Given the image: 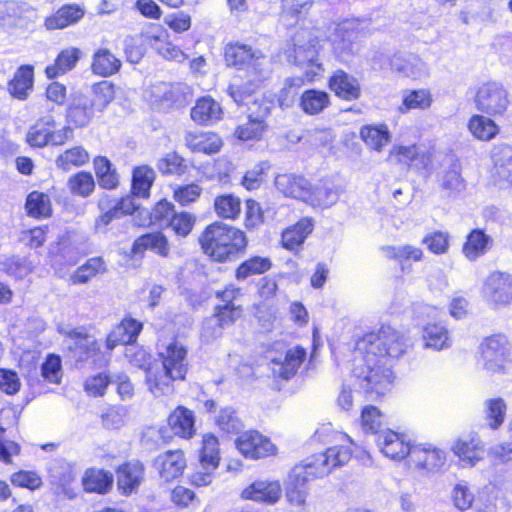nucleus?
<instances>
[{
	"instance_id": "f704fd0d",
	"label": "nucleus",
	"mask_w": 512,
	"mask_h": 512,
	"mask_svg": "<svg viewBox=\"0 0 512 512\" xmlns=\"http://www.w3.org/2000/svg\"><path fill=\"white\" fill-rule=\"evenodd\" d=\"M222 109L218 102L210 97L199 99L191 110V118L199 123L210 125L221 118Z\"/></svg>"
},
{
	"instance_id": "39448f33",
	"label": "nucleus",
	"mask_w": 512,
	"mask_h": 512,
	"mask_svg": "<svg viewBox=\"0 0 512 512\" xmlns=\"http://www.w3.org/2000/svg\"><path fill=\"white\" fill-rule=\"evenodd\" d=\"M408 347L406 338L390 326H382L377 332L364 335L356 342L355 352L371 354L387 363L402 356Z\"/></svg>"
},
{
	"instance_id": "4be33fe9",
	"label": "nucleus",
	"mask_w": 512,
	"mask_h": 512,
	"mask_svg": "<svg viewBox=\"0 0 512 512\" xmlns=\"http://www.w3.org/2000/svg\"><path fill=\"white\" fill-rule=\"evenodd\" d=\"M409 461L420 469L433 471L444 465L446 457L442 450L430 446L414 445Z\"/></svg>"
},
{
	"instance_id": "de8ad7c7",
	"label": "nucleus",
	"mask_w": 512,
	"mask_h": 512,
	"mask_svg": "<svg viewBox=\"0 0 512 512\" xmlns=\"http://www.w3.org/2000/svg\"><path fill=\"white\" fill-rule=\"evenodd\" d=\"M468 130L481 141H490L499 133L498 125L491 118L479 114L470 118Z\"/></svg>"
},
{
	"instance_id": "49530a36",
	"label": "nucleus",
	"mask_w": 512,
	"mask_h": 512,
	"mask_svg": "<svg viewBox=\"0 0 512 512\" xmlns=\"http://www.w3.org/2000/svg\"><path fill=\"white\" fill-rule=\"evenodd\" d=\"M506 411V402L500 397L489 398L483 402V417L492 430H497L504 423Z\"/></svg>"
},
{
	"instance_id": "ddd939ff",
	"label": "nucleus",
	"mask_w": 512,
	"mask_h": 512,
	"mask_svg": "<svg viewBox=\"0 0 512 512\" xmlns=\"http://www.w3.org/2000/svg\"><path fill=\"white\" fill-rule=\"evenodd\" d=\"M219 442L213 434L203 437L200 452V468L191 475V483L195 486H206L212 482L213 472L219 465Z\"/></svg>"
},
{
	"instance_id": "aec40b11",
	"label": "nucleus",
	"mask_w": 512,
	"mask_h": 512,
	"mask_svg": "<svg viewBox=\"0 0 512 512\" xmlns=\"http://www.w3.org/2000/svg\"><path fill=\"white\" fill-rule=\"evenodd\" d=\"M143 43L151 46L163 58L177 62L184 61L187 56L178 47L165 41V32L159 26H156L142 34Z\"/></svg>"
},
{
	"instance_id": "5701e85b",
	"label": "nucleus",
	"mask_w": 512,
	"mask_h": 512,
	"mask_svg": "<svg viewBox=\"0 0 512 512\" xmlns=\"http://www.w3.org/2000/svg\"><path fill=\"white\" fill-rule=\"evenodd\" d=\"M142 330V323L133 318H126L117 325L106 338V347L113 350L119 344H132Z\"/></svg>"
},
{
	"instance_id": "cd10ccee",
	"label": "nucleus",
	"mask_w": 512,
	"mask_h": 512,
	"mask_svg": "<svg viewBox=\"0 0 512 512\" xmlns=\"http://www.w3.org/2000/svg\"><path fill=\"white\" fill-rule=\"evenodd\" d=\"M453 452L458 456L463 465L474 466L483 458V443L477 437L458 439L453 447Z\"/></svg>"
},
{
	"instance_id": "0e129e2a",
	"label": "nucleus",
	"mask_w": 512,
	"mask_h": 512,
	"mask_svg": "<svg viewBox=\"0 0 512 512\" xmlns=\"http://www.w3.org/2000/svg\"><path fill=\"white\" fill-rule=\"evenodd\" d=\"M361 422L363 430L366 433L374 435L375 438L377 437V433L385 430L382 429L383 415L375 406L368 405L362 409Z\"/></svg>"
},
{
	"instance_id": "680f3d73",
	"label": "nucleus",
	"mask_w": 512,
	"mask_h": 512,
	"mask_svg": "<svg viewBox=\"0 0 512 512\" xmlns=\"http://www.w3.org/2000/svg\"><path fill=\"white\" fill-rule=\"evenodd\" d=\"M104 262L99 257L90 258L71 276L73 284H85L98 273L104 272Z\"/></svg>"
},
{
	"instance_id": "79ce46f5",
	"label": "nucleus",
	"mask_w": 512,
	"mask_h": 512,
	"mask_svg": "<svg viewBox=\"0 0 512 512\" xmlns=\"http://www.w3.org/2000/svg\"><path fill=\"white\" fill-rule=\"evenodd\" d=\"M155 171L147 166H139L134 168L132 174V194L139 198H148L150 189L155 181Z\"/></svg>"
},
{
	"instance_id": "e2e57ef3",
	"label": "nucleus",
	"mask_w": 512,
	"mask_h": 512,
	"mask_svg": "<svg viewBox=\"0 0 512 512\" xmlns=\"http://www.w3.org/2000/svg\"><path fill=\"white\" fill-rule=\"evenodd\" d=\"M68 187L71 193L87 197L94 191L95 181L91 173L80 171L70 177Z\"/></svg>"
},
{
	"instance_id": "7c9ffc66",
	"label": "nucleus",
	"mask_w": 512,
	"mask_h": 512,
	"mask_svg": "<svg viewBox=\"0 0 512 512\" xmlns=\"http://www.w3.org/2000/svg\"><path fill=\"white\" fill-rule=\"evenodd\" d=\"M98 113L87 96H78L70 104L67 118L76 127H86Z\"/></svg>"
},
{
	"instance_id": "6e6552de",
	"label": "nucleus",
	"mask_w": 512,
	"mask_h": 512,
	"mask_svg": "<svg viewBox=\"0 0 512 512\" xmlns=\"http://www.w3.org/2000/svg\"><path fill=\"white\" fill-rule=\"evenodd\" d=\"M69 338L68 349L76 362L91 360L96 368L106 366L109 357L100 349V343L91 335L85 334L78 329L67 333Z\"/></svg>"
},
{
	"instance_id": "f257e3e1",
	"label": "nucleus",
	"mask_w": 512,
	"mask_h": 512,
	"mask_svg": "<svg viewBox=\"0 0 512 512\" xmlns=\"http://www.w3.org/2000/svg\"><path fill=\"white\" fill-rule=\"evenodd\" d=\"M349 447L335 445L325 452L306 458L302 464L296 465L290 472L287 485L307 489V482L314 478H322L335 468L341 467L351 459Z\"/></svg>"
},
{
	"instance_id": "a19ab883",
	"label": "nucleus",
	"mask_w": 512,
	"mask_h": 512,
	"mask_svg": "<svg viewBox=\"0 0 512 512\" xmlns=\"http://www.w3.org/2000/svg\"><path fill=\"white\" fill-rule=\"evenodd\" d=\"M186 144L193 152H202L205 154H214L221 148L222 141L215 133H188L186 135Z\"/></svg>"
},
{
	"instance_id": "09e8293b",
	"label": "nucleus",
	"mask_w": 512,
	"mask_h": 512,
	"mask_svg": "<svg viewBox=\"0 0 512 512\" xmlns=\"http://www.w3.org/2000/svg\"><path fill=\"white\" fill-rule=\"evenodd\" d=\"M89 153L82 146H75L66 149L59 154L55 160V165L63 171H70L73 168L84 166L89 162Z\"/></svg>"
},
{
	"instance_id": "4d7b16f0",
	"label": "nucleus",
	"mask_w": 512,
	"mask_h": 512,
	"mask_svg": "<svg viewBox=\"0 0 512 512\" xmlns=\"http://www.w3.org/2000/svg\"><path fill=\"white\" fill-rule=\"evenodd\" d=\"M94 169L99 185L104 189H114L119 183L118 174L112 168L106 157H97L94 160Z\"/></svg>"
},
{
	"instance_id": "c9c22d12",
	"label": "nucleus",
	"mask_w": 512,
	"mask_h": 512,
	"mask_svg": "<svg viewBox=\"0 0 512 512\" xmlns=\"http://www.w3.org/2000/svg\"><path fill=\"white\" fill-rule=\"evenodd\" d=\"M84 16V11L77 5H64L45 20L49 30L63 29L77 23Z\"/></svg>"
},
{
	"instance_id": "a211bd4d",
	"label": "nucleus",
	"mask_w": 512,
	"mask_h": 512,
	"mask_svg": "<svg viewBox=\"0 0 512 512\" xmlns=\"http://www.w3.org/2000/svg\"><path fill=\"white\" fill-rule=\"evenodd\" d=\"M249 110L248 121L235 130V136L243 141L258 140L262 137L266 129L265 118L270 113L268 106L263 105H260L257 111L251 108Z\"/></svg>"
},
{
	"instance_id": "6ab92c4d",
	"label": "nucleus",
	"mask_w": 512,
	"mask_h": 512,
	"mask_svg": "<svg viewBox=\"0 0 512 512\" xmlns=\"http://www.w3.org/2000/svg\"><path fill=\"white\" fill-rule=\"evenodd\" d=\"M143 43L151 46L163 58L177 62L184 61L187 56L178 47L165 41V32L159 26H156L142 34Z\"/></svg>"
},
{
	"instance_id": "20e7f679",
	"label": "nucleus",
	"mask_w": 512,
	"mask_h": 512,
	"mask_svg": "<svg viewBox=\"0 0 512 512\" xmlns=\"http://www.w3.org/2000/svg\"><path fill=\"white\" fill-rule=\"evenodd\" d=\"M200 242L204 252L219 262L235 259L247 246L243 231L222 222L209 225Z\"/></svg>"
},
{
	"instance_id": "1a4fd4ad",
	"label": "nucleus",
	"mask_w": 512,
	"mask_h": 512,
	"mask_svg": "<svg viewBox=\"0 0 512 512\" xmlns=\"http://www.w3.org/2000/svg\"><path fill=\"white\" fill-rule=\"evenodd\" d=\"M363 21L346 19L335 25L329 36L333 51L341 61L346 62L356 51V41L359 38Z\"/></svg>"
},
{
	"instance_id": "a18cd8bd",
	"label": "nucleus",
	"mask_w": 512,
	"mask_h": 512,
	"mask_svg": "<svg viewBox=\"0 0 512 512\" xmlns=\"http://www.w3.org/2000/svg\"><path fill=\"white\" fill-rule=\"evenodd\" d=\"M147 249H150L161 256H167L169 252V245L166 237L160 232L142 235L135 240L132 252L134 254H140Z\"/></svg>"
},
{
	"instance_id": "c85d7f7f",
	"label": "nucleus",
	"mask_w": 512,
	"mask_h": 512,
	"mask_svg": "<svg viewBox=\"0 0 512 512\" xmlns=\"http://www.w3.org/2000/svg\"><path fill=\"white\" fill-rule=\"evenodd\" d=\"M342 192L343 189L341 186L335 185L328 180L322 181L315 186L311 185L310 197L307 200V203H310L313 206L327 208L337 202Z\"/></svg>"
},
{
	"instance_id": "bb28decb",
	"label": "nucleus",
	"mask_w": 512,
	"mask_h": 512,
	"mask_svg": "<svg viewBox=\"0 0 512 512\" xmlns=\"http://www.w3.org/2000/svg\"><path fill=\"white\" fill-rule=\"evenodd\" d=\"M391 68L406 76L420 78L427 73L426 63L415 54H395L390 61Z\"/></svg>"
},
{
	"instance_id": "dca6fc26",
	"label": "nucleus",
	"mask_w": 512,
	"mask_h": 512,
	"mask_svg": "<svg viewBox=\"0 0 512 512\" xmlns=\"http://www.w3.org/2000/svg\"><path fill=\"white\" fill-rule=\"evenodd\" d=\"M380 452L387 458L400 461L410 456L413 444L406 436L391 429H385L377 433L374 439Z\"/></svg>"
},
{
	"instance_id": "f3484780",
	"label": "nucleus",
	"mask_w": 512,
	"mask_h": 512,
	"mask_svg": "<svg viewBox=\"0 0 512 512\" xmlns=\"http://www.w3.org/2000/svg\"><path fill=\"white\" fill-rule=\"evenodd\" d=\"M154 466L163 480L171 481L182 475L186 459L183 451L169 450L156 457Z\"/></svg>"
},
{
	"instance_id": "2eb2a0df",
	"label": "nucleus",
	"mask_w": 512,
	"mask_h": 512,
	"mask_svg": "<svg viewBox=\"0 0 512 512\" xmlns=\"http://www.w3.org/2000/svg\"><path fill=\"white\" fill-rule=\"evenodd\" d=\"M235 444L239 452L250 459L267 457L276 451V447L270 439L256 430L242 432Z\"/></svg>"
},
{
	"instance_id": "6e6d98bb",
	"label": "nucleus",
	"mask_w": 512,
	"mask_h": 512,
	"mask_svg": "<svg viewBox=\"0 0 512 512\" xmlns=\"http://www.w3.org/2000/svg\"><path fill=\"white\" fill-rule=\"evenodd\" d=\"M93 98L91 104L98 113L103 112L115 97V86L108 80H102L92 85Z\"/></svg>"
},
{
	"instance_id": "052dcab7",
	"label": "nucleus",
	"mask_w": 512,
	"mask_h": 512,
	"mask_svg": "<svg viewBox=\"0 0 512 512\" xmlns=\"http://www.w3.org/2000/svg\"><path fill=\"white\" fill-rule=\"evenodd\" d=\"M271 268V261L268 258L254 256L244 261L236 270V278L245 280L249 276L262 274Z\"/></svg>"
},
{
	"instance_id": "3c124183",
	"label": "nucleus",
	"mask_w": 512,
	"mask_h": 512,
	"mask_svg": "<svg viewBox=\"0 0 512 512\" xmlns=\"http://www.w3.org/2000/svg\"><path fill=\"white\" fill-rule=\"evenodd\" d=\"M25 209L27 214L34 218L50 216L52 205L49 195L39 191H32L26 198Z\"/></svg>"
},
{
	"instance_id": "4468645a",
	"label": "nucleus",
	"mask_w": 512,
	"mask_h": 512,
	"mask_svg": "<svg viewBox=\"0 0 512 512\" xmlns=\"http://www.w3.org/2000/svg\"><path fill=\"white\" fill-rule=\"evenodd\" d=\"M483 297L494 308L505 307L512 302V276L494 271L483 285Z\"/></svg>"
},
{
	"instance_id": "393cba45",
	"label": "nucleus",
	"mask_w": 512,
	"mask_h": 512,
	"mask_svg": "<svg viewBox=\"0 0 512 512\" xmlns=\"http://www.w3.org/2000/svg\"><path fill=\"white\" fill-rule=\"evenodd\" d=\"M281 495L280 484L276 481H255L242 491V497L267 504L276 503Z\"/></svg>"
},
{
	"instance_id": "423d86ee",
	"label": "nucleus",
	"mask_w": 512,
	"mask_h": 512,
	"mask_svg": "<svg viewBox=\"0 0 512 512\" xmlns=\"http://www.w3.org/2000/svg\"><path fill=\"white\" fill-rule=\"evenodd\" d=\"M225 61L228 66L249 71L252 76H257L258 81H264L269 75L266 56L260 50L252 49V47L245 44L227 45Z\"/></svg>"
},
{
	"instance_id": "ea45409f",
	"label": "nucleus",
	"mask_w": 512,
	"mask_h": 512,
	"mask_svg": "<svg viewBox=\"0 0 512 512\" xmlns=\"http://www.w3.org/2000/svg\"><path fill=\"white\" fill-rule=\"evenodd\" d=\"M313 230V223L308 218L299 220L282 233V244L288 250L297 249Z\"/></svg>"
},
{
	"instance_id": "864d4df0",
	"label": "nucleus",
	"mask_w": 512,
	"mask_h": 512,
	"mask_svg": "<svg viewBox=\"0 0 512 512\" xmlns=\"http://www.w3.org/2000/svg\"><path fill=\"white\" fill-rule=\"evenodd\" d=\"M253 77L252 80L245 83L238 84L233 82L228 86L227 92L237 105H249L251 102L254 93L262 82L258 81L257 76Z\"/></svg>"
},
{
	"instance_id": "bf43d9fd",
	"label": "nucleus",
	"mask_w": 512,
	"mask_h": 512,
	"mask_svg": "<svg viewBox=\"0 0 512 512\" xmlns=\"http://www.w3.org/2000/svg\"><path fill=\"white\" fill-rule=\"evenodd\" d=\"M219 429L227 434H238L243 429V423L232 407H225L215 418Z\"/></svg>"
},
{
	"instance_id": "a878e982",
	"label": "nucleus",
	"mask_w": 512,
	"mask_h": 512,
	"mask_svg": "<svg viewBox=\"0 0 512 512\" xmlns=\"http://www.w3.org/2000/svg\"><path fill=\"white\" fill-rule=\"evenodd\" d=\"M144 477V467L138 461L128 462L117 470V486L123 494H131L138 488Z\"/></svg>"
},
{
	"instance_id": "f8f14e48",
	"label": "nucleus",
	"mask_w": 512,
	"mask_h": 512,
	"mask_svg": "<svg viewBox=\"0 0 512 512\" xmlns=\"http://www.w3.org/2000/svg\"><path fill=\"white\" fill-rule=\"evenodd\" d=\"M305 32L298 33L295 37L294 48L286 52L289 62L305 69V78L308 82L322 70L318 63V49L316 39H309L307 44H301Z\"/></svg>"
},
{
	"instance_id": "2f4dec72",
	"label": "nucleus",
	"mask_w": 512,
	"mask_h": 512,
	"mask_svg": "<svg viewBox=\"0 0 512 512\" xmlns=\"http://www.w3.org/2000/svg\"><path fill=\"white\" fill-rule=\"evenodd\" d=\"M155 94L176 106H184L192 98L191 88L185 83H161L155 87Z\"/></svg>"
},
{
	"instance_id": "0eeeda50",
	"label": "nucleus",
	"mask_w": 512,
	"mask_h": 512,
	"mask_svg": "<svg viewBox=\"0 0 512 512\" xmlns=\"http://www.w3.org/2000/svg\"><path fill=\"white\" fill-rule=\"evenodd\" d=\"M267 358L274 377L289 380L304 362L306 351L302 347L288 348L284 343H276L268 352Z\"/></svg>"
},
{
	"instance_id": "603ef678",
	"label": "nucleus",
	"mask_w": 512,
	"mask_h": 512,
	"mask_svg": "<svg viewBox=\"0 0 512 512\" xmlns=\"http://www.w3.org/2000/svg\"><path fill=\"white\" fill-rule=\"evenodd\" d=\"M33 86V69L30 66H21L9 84L11 94L18 99H25Z\"/></svg>"
},
{
	"instance_id": "412c9836",
	"label": "nucleus",
	"mask_w": 512,
	"mask_h": 512,
	"mask_svg": "<svg viewBox=\"0 0 512 512\" xmlns=\"http://www.w3.org/2000/svg\"><path fill=\"white\" fill-rule=\"evenodd\" d=\"M275 185L286 196L301 199L305 202L310 197L311 183L302 176L281 174L276 177Z\"/></svg>"
},
{
	"instance_id": "4c0bfd02",
	"label": "nucleus",
	"mask_w": 512,
	"mask_h": 512,
	"mask_svg": "<svg viewBox=\"0 0 512 512\" xmlns=\"http://www.w3.org/2000/svg\"><path fill=\"white\" fill-rule=\"evenodd\" d=\"M493 244L492 238L481 229L472 230L467 236L463 252L469 260H476L484 255Z\"/></svg>"
},
{
	"instance_id": "9b49d317",
	"label": "nucleus",
	"mask_w": 512,
	"mask_h": 512,
	"mask_svg": "<svg viewBox=\"0 0 512 512\" xmlns=\"http://www.w3.org/2000/svg\"><path fill=\"white\" fill-rule=\"evenodd\" d=\"M510 104L507 90L497 82L482 84L475 95L476 109L483 114L502 116Z\"/></svg>"
},
{
	"instance_id": "e433bc0d",
	"label": "nucleus",
	"mask_w": 512,
	"mask_h": 512,
	"mask_svg": "<svg viewBox=\"0 0 512 512\" xmlns=\"http://www.w3.org/2000/svg\"><path fill=\"white\" fill-rule=\"evenodd\" d=\"M81 55V50L75 47L62 50L58 54L54 64L46 67L45 72L47 77L53 79L72 70L81 58Z\"/></svg>"
},
{
	"instance_id": "9d476101",
	"label": "nucleus",
	"mask_w": 512,
	"mask_h": 512,
	"mask_svg": "<svg viewBox=\"0 0 512 512\" xmlns=\"http://www.w3.org/2000/svg\"><path fill=\"white\" fill-rule=\"evenodd\" d=\"M479 365L490 373L502 372L509 361L510 348L506 336L497 334L484 339L479 346Z\"/></svg>"
},
{
	"instance_id": "b1692460",
	"label": "nucleus",
	"mask_w": 512,
	"mask_h": 512,
	"mask_svg": "<svg viewBox=\"0 0 512 512\" xmlns=\"http://www.w3.org/2000/svg\"><path fill=\"white\" fill-rule=\"evenodd\" d=\"M329 88L336 96L347 101L356 100L361 94L358 80L343 70L333 73L329 79Z\"/></svg>"
},
{
	"instance_id": "5fc2aeb1",
	"label": "nucleus",
	"mask_w": 512,
	"mask_h": 512,
	"mask_svg": "<svg viewBox=\"0 0 512 512\" xmlns=\"http://www.w3.org/2000/svg\"><path fill=\"white\" fill-rule=\"evenodd\" d=\"M363 141L376 151H381L390 142V132L385 125L364 126L360 131Z\"/></svg>"
},
{
	"instance_id": "69168bd1",
	"label": "nucleus",
	"mask_w": 512,
	"mask_h": 512,
	"mask_svg": "<svg viewBox=\"0 0 512 512\" xmlns=\"http://www.w3.org/2000/svg\"><path fill=\"white\" fill-rule=\"evenodd\" d=\"M496 174L508 179L512 174V148L508 145L499 146L493 153Z\"/></svg>"
},
{
	"instance_id": "13d9d810",
	"label": "nucleus",
	"mask_w": 512,
	"mask_h": 512,
	"mask_svg": "<svg viewBox=\"0 0 512 512\" xmlns=\"http://www.w3.org/2000/svg\"><path fill=\"white\" fill-rule=\"evenodd\" d=\"M214 209L220 218L236 219L241 211V201L232 194H224L215 198Z\"/></svg>"
},
{
	"instance_id": "473e14b6",
	"label": "nucleus",
	"mask_w": 512,
	"mask_h": 512,
	"mask_svg": "<svg viewBox=\"0 0 512 512\" xmlns=\"http://www.w3.org/2000/svg\"><path fill=\"white\" fill-rule=\"evenodd\" d=\"M330 104V95L326 91L317 89L305 90L299 99L300 109L310 116L322 113Z\"/></svg>"
},
{
	"instance_id": "774afa93",
	"label": "nucleus",
	"mask_w": 512,
	"mask_h": 512,
	"mask_svg": "<svg viewBox=\"0 0 512 512\" xmlns=\"http://www.w3.org/2000/svg\"><path fill=\"white\" fill-rule=\"evenodd\" d=\"M431 103L432 96L429 90H413L403 97V107L400 110L406 112L411 109H427Z\"/></svg>"
},
{
	"instance_id": "f03ea898",
	"label": "nucleus",
	"mask_w": 512,
	"mask_h": 512,
	"mask_svg": "<svg viewBox=\"0 0 512 512\" xmlns=\"http://www.w3.org/2000/svg\"><path fill=\"white\" fill-rule=\"evenodd\" d=\"M163 370L156 374L151 370L146 372V382L151 393L158 397L173 391L172 382L183 380L188 370L187 349L174 340L159 352Z\"/></svg>"
},
{
	"instance_id": "58836bf2",
	"label": "nucleus",
	"mask_w": 512,
	"mask_h": 512,
	"mask_svg": "<svg viewBox=\"0 0 512 512\" xmlns=\"http://www.w3.org/2000/svg\"><path fill=\"white\" fill-rule=\"evenodd\" d=\"M440 186L448 197H456L466 189V181L461 175L458 162H453L440 176Z\"/></svg>"
},
{
	"instance_id": "37998d69",
	"label": "nucleus",
	"mask_w": 512,
	"mask_h": 512,
	"mask_svg": "<svg viewBox=\"0 0 512 512\" xmlns=\"http://www.w3.org/2000/svg\"><path fill=\"white\" fill-rule=\"evenodd\" d=\"M91 67L95 74L108 77L119 71L121 61L110 50L101 48L94 53Z\"/></svg>"
},
{
	"instance_id": "8fccbe9b",
	"label": "nucleus",
	"mask_w": 512,
	"mask_h": 512,
	"mask_svg": "<svg viewBox=\"0 0 512 512\" xmlns=\"http://www.w3.org/2000/svg\"><path fill=\"white\" fill-rule=\"evenodd\" d=\"M55 128V121L52 116H45L30 127L26 140L30 146L44 147L49 144L51 129Z\"/></svg>"
},
{
	"instance_id": "c756f323",
	"label": "nucleus",
	"mask_w": 512,
	"mask_h": 512,
	"mask_svg": "<svg viewBox=\"0 0 512 512\" xmlns=\"http://www.w3.org/2000/svg\"><path fill=\"white\" fill-rule=\"evenodd\" d=\"M424 348L441 351L451 347L452 339L448 329L440 323H428L423 327Z\"/></svg>"
},
{
	"instance_id": "72a5a7b5",
	"label": "nucleus",
	"mask_w": 512,
	"mask_h": 512,
	"mask_svg": "<svg viewBox=\"0 0 512 512\" xmlns=\"http://www.w3.org/2000/svg\"><path fill=\"white\" fill-rule=\"evenodd\" d=\"M194 423L193 412L182 406L177 407L168 418V424L172 432L186 439L194 434Z\"/></svg>"
},
{
	"instance_id": "7ed1b4c3",
	"label": "nucleus",
	"mask_w": 512,
	"mask_h": 512,
	"mask_svg": "<svg viewBox=\"0 0 512 512\" xmlns=\"http://www.w3.org/2000/svg\"><path fill=\"white\" fill-rule=\"evenodd\" d=\"M355 359L352 377L355 384L371 399H377L390 390L393 382L391 363L371 354H360Z\"/></svg>"
},
{
	"instance_id": "c03bdc74",
	"label": "nucleus",
	"mask_w": 512,
	"mask_h": 512,
	"mask_svg": "<svg viewBox=\"0 0 512 512\" xmlns=\"http://www.w3.org/2000/svg\"><path fill=\"white\" fill-rule=\"evenodd\" d=\"M112 484V473L102 469L90 468L83 477V486L88 492L104 494L111 489Z\"/></svg>"
},
{
	"instance_id": "338daca9",
	"label": "nucleus",
	"mask_w": 512,
	"mask_h": 512,
	"mask_svg": "<svg viewBox=\"0 0 512 512\" xmlns=\"http://www.w3.org/2000/svg\"><path fill=\"white\" fill-rule=\"evenodd\" d=\"M303 77H290L285 80L283 88L279 92L278 102L281 108H289L295 102L299 89L304 85Z\"/></svg>"
}]
</instances>
